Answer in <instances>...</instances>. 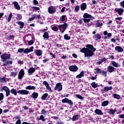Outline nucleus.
I'll list each match as a JSON object with an SVG mask.
<instances>
[{
	"label": "nucleus",
	"mask_w": 124,
	"mask_h": 124,
	"mask_svg": "<svg viewBox=\"0 0 124 124\" xmlns=\"http://www.w3.org/2000/svg\"><path fill=\"white\" fill-rule=\"evenodd\" d=\"M45 86L47 90H49V91H50V92L51 91H52V89H51V88L50 87L48 83H47V84Z\"/></svg>",
	"instance_id": "obj_47"
},
{
	"label": "nucleus",
	"mask_w": 124,
	"mask_h": 124,
	"mask_svg": "<svg viewBox=\"0 0 124 124\" xmlns=\"http://www.w3.org/2000/svg\"><path fill=\"white\" fill-rule=\"evenodd\" d=\"M39 120H41L42 122H45V118L44 117V116L41 115L40 116Z\"/></svg>",
	"instance_id": "obj_43"
},
{
	"label": "nucleus",
	"mask_w": 124,
	"mask_h": 124,
	"mask_svg": "<svg viewBox=\"0 0 124 124\" xmlns=\"http://www.w3.org/2000/svg\"><path fill=\"white\" fill-rule=\"evenodd\" d=\"M33 44V41L31 40L29 42V45H32Z\"/></svg>",
	"instance_id": "obj_63"
},
{
	"label": "nucleus",
	"mask_w": 124,
	"mask_h": 124,
	"mask_svg": "<svg viewBox=\"0 0 124 124\" xmlns=\"http://www.w3.org/2000/svg\"><path fill=\"white\" fill-rule=\"evenodd\" d=\"M79 118H80V116L78 115H74L72 118V121L74 122L75 121H78Z\"/></svg>",
	"instance_id": "obj_25"
},
{
	"label": "nucleus",
	"mask_w": 124,
	"mask_h": 124,
	"mask_svg": "<svg viewBox=\"0 0 124 124\" xmlns=\"http://www.w3.org/2000/svg\"><path fill=\"white\" fill-rule=\"evenodd\" d=\"M76 97L78 98L79 99H83V97L79 94H76Z\"/></svg>",
	"instance_id": "obj_53"
},
{
	"label": "nucleus",
	"mask_w": 124,
	"mask_h": 124,
	"mask_svg": "<svg viewBox=\"0 0 124 124\" xmlns=\"http://www.w3.org/2000/svg\"><path fill=\"white\" fill-rule=\"evenodd\" d=\"M109 104V102L108 101H105L102 103L101 106L102 107H105L106 106H107Z\"/></svg>",
	"instance_id": "obj_29"
},
{
	"label": "nucleus",
	"mask_w": 124,
	"mask_h": 124,
	"mask_svg": "<svg viewBox=\"0 0 124 124\" xmlns=\"http://www.w3.org/2000/svg\"><path fill=\"white\" fill-rule=\"evenodd\" d=\"M35 18L37 19H41V16L40 15H35Z\"/></svg>",
	"instance_id": "obj_57"
},
{
	"label": "nucleus",
	"mask_w": 124,
	"mask_h": 124,
	"mask_svg": "<svg viewBox=\"0 0 124 124\" xmlns=\"http://www.w3.org/2000/svg\"><path fill=\"white\" fill-rule=\"evenodd\" d=\"M31 8L36 11L40 10V8L38 7H32Z\"/></svg>",
	"instance_id": "obj_49"
},
{
	"label": "nucleus",
	"mask_w": 124,
	"mask_h": 124,
	"mask_svg": "<svg viewBox=\"0 0 124 124\" xmlns=\"http://www.w3.org/2000/svg\"><path fill=\"white\" fill-rule=\"evenodd\" d=\"M32 96L33 98L36 99V98H37V97H38V93L34 92L32 94Z\"/></svg>",
	"instance_id": "obj_30"
},
{
	"label": "nucleus",
	"mask_w": 124,
	"mask_h": 124,
	"mask_svg": "<svg viewBox=\"0 0 124 124\" xmlns=\"http://www.w3.org/2000/svg\"><path fill=\"white\" fill-rule=\"evenodd\" d=\"M100 74H102V75H103V76H105V77H106V76H107V72L101 71Z\"/></svg>",
	"instance_id": "obj_42"
},
{
	"label": "nucleus",
	"mask_w": 124,
	"mask_h": 124,
	"mask_svg": "<svg viewBox=\"0 0 124 124\" xmlns=\"http://www.w3.org/2000/svg\"><path fill=\"white\" fill-rule=\"evenodd\" d=\"M78 10H80V6L77 5L75 7V11L78 12Z\"/></svg>",
	"instance_id": "obj_40"
},
{
	"label": "nucleus",
	"mask_w": 124,
	"mask_h": 124,
	"mask_svg": "<svg viewBox=\"0 0 124 124\" xmlns=\"http://www.w3.org/2000/svg\"><path fill=\"white\" fill-rule=\"evenodd\" d=\"M55 124H62V121L59 120Z\"/></svg>",
	"instance_id": "obj_62"
},
{
	"label": "nucleus",
	"mask_w": 124,
	"mask_h": 124,
	"mask_svg": "<svg viewBox=\"0 0 124 124\" xmlns=\"http://www.w3.org/2000/svg\"><path fill=\"white\" fill-rule=\"evenodd\" d=\"M4 96H3V93H0V101H1L2 99H3Z\"/></svg>",
	"instance_id": "obj_51"
},
{
	"label": "nucleus",
	"mask_w": 124,
	"mask_h": 124,
	"mask_svg": "<svg viewBox=\"0 0 124 124\" xmlns=\"http://www.w3.org/2000/svg\"><path fill=\"white\" fill-rule=\"evenodd\" d=\"M87 48H83L80 49V52L81 53H84V57L87 58H90V57H92L93 56L94 52L96 50V49L93 47V46L91 45H88L87 46Z\"/></svg>",
	"instance_id": "obj_1"
},
{
	"label": "nucleus",
	"mask_w": 124,
	"mask_h": 124,
	"mask_svg": "<svg viewBox=\"0 0 124 124\" xmlns=\"http://www.w3.org/2000/svg\"><path fill=\"white\" fill-rule=\"evenodd\" d=\"M22 124H34V123H29L28 122H24L22 123Z\"/></svg>",
	"instance_id": "obj_64"
},
{
	"label": "nucleus",
	"mask_w": 124,
	"mask_h": 124,
	"mask_svg": "<svg viewBox=\"0 0 124 124\" xmlns=\"http://www.w3.org/2000/svg\"><path fill=\"white\" fill-rule=\"evenodd\" d=\"M16 24L20 26V29H23L25 26V23L22 21H17Z\"/></svg>",
	"instance_id": "obj_20"
},
{
	"label": "nucleus",
	"mask_w": 124,
	"mask_h": 124,
	"mask_svg": "<svg viewBox=\"0 0 124 124\" xmlns=\"http://www.w3.org/2000/svg\"><path fill=\"white\" fill-rule=\"evenodd\" d=\"M115 112H116V111H115V110H113V109H111L109 110V114H111L112 115H114V114H115Z\"/></svg>",
	"instance_id": "obj_48"
},
{
	"label": "nucleus",
	"mask_w": 124,
	"mask_h": 124,
	"mask_svg": "<svg viewBox=\"0 0 124 124\" xmlns=\"http://www.w3.org/2000/svg\"><path fill=\"white\" fill-rule=\"evenodd\" d=\"M82 20L84 23H89V22L91 21L90 18H83Z\"/></svg>",
	"instance_id": "obj_38"
},
{
	"label": "nucleus",
	"mask_w": 124,
	"mask_h": 124,
	"mask_svg": "<svg viewBox=\"0 0 124 124\" xmlns=\"http://www.w3.org/2000/svg\"><path fill=\"white\" fill-rule=\"evenodd\" d=\"M113 88V87L112 86H107V87H105L104 88V91L105 92H108L109 91H111L112 90V89Z\"/></svg>",
	"instance_id": "obj_26"
},
{
	"label": "nucleus",
	"mask_w": 124,
	"mask_h": 124,
	"mask_svg": "<svg viewBox=\"0 0 124 124\" xmlns=\"http://www.w3.org/2000/svg\"><path fill=\"white\" fill-rule=\"evenodd\" d=\"M95 114H97V115H103V112L99 109H96L94 111Z\"/></svg>",
	"instance_id": "obj_23"
},
{
	"label": "nucleus",
	"mask_w": 124,
	"mask_h": 124,
	"mask_svg": "<svg viewBox=\"0 0 124 124\" xmlns=\"http://www.w3.org/2000/svg\"><path fill=\"white\" fill-rule=\"evenodd\" d=\"M64 38L66 40H69V39H70V37L68 36V35L65 34L64 36Z\"/></svg>",
	"instance_id": "obj_44"
},
{
	"label": "nucleus",
	"mask_w": 124,
	"mask_h": 124,
	"mask_svg": "<svg viewBox=\"0 0 124 124\" xmlns=\"http://www.w3.org/2000/svg\"><path fill=\"white\" fill-rule=\"evenodd\" d=\"M17 93H20V94H29V92L28 90H21L17 91Z\"/></svg>",
	"instance_id": "obj_9"
},
{
	"label": "nucleus",
	"mask_w": 124,
	"mask_h": 124,
	"mask_svg": "<svg viewBox=\"0 0 124 124\" xmlns=\"http://www.w3.org/2000/svg\"><path fill=\"white\" fill-rule=\"evenodd\" d=\"M124 9L123 8H116L114 9V13H118V15L119 16H122L123 15V14L124 13Z\"/></svg>",
	"instance_id": "obj_5"
},
{
	"label": "nucleus",
	"mask_w": 124,
	"mask_h": 124,
	"mask_svg": "<svg viewBox=\"0 0 124 124\" xmlns=\"http://www.w3.org/2000/svg\"><path fill=\"white\" fill-rule=\"evenodd\" d=\"M33 3L34 5H37V4H38V1H37V0H33Z\"/></svg>",
	"instance_id": "obj_56"
},
{
	"label": "nucleus",
	"mask_w": 124,
	"mask_h": 124,
	"mask_svg": "<svg viewBox=\"0 0 124 124\" xmlns=\"http://www.w3.org/2000/svg\"><path fill=\"white\" fill-rule=\"evenodd\" d=\"M11 93H12L13 94H14V95H17V91L14 89H12L11 90Z\"/></svg>",
	"instance_id": "obj_35"
},
{
	"label": "nucleus",
	"mask_w": 124,
	"mask_h": 124,
	"mask_svg": "<svg viewBox=\"0 0 124 124\" xmlns=\"http://www.w3.org/2000/svg\"><path fill=\"white\" fill-rule=\"evenodd\" d=\"M115 20H118V21H121L122 20H123V17H117L115 18Z\"/></svg>",
	"instance_id": "obj_61"
},
{
	"label": "nucleus",
	"mask_w": 124,
	"mask_h": 124,
	"mask_svg": "<svg viewBox=\"0 0 124 124\" xmlns=\"http://www.w3.org/2000/svg\"><path fill=\"white\" fill-rule=\"evenodd\" d=\"M25 73L24 72V70L21 69L19 73L18 79H22Z\"/></svg>",
	"instance_id": "obj_14"
},
{
	"label": "nucleus",
	"mask_w": 124,
	"mask_h": 124,
	"mask_svg": "<svg viewBox=\"0 0 124 124\" xmlns=\"http://www.w3.org/2000/svg\"><path fill=\"white\" fill-rule=\"evenodd\" d=\"M34 53L35 54H36L37 56H41V55H42V51L39 49L35 50V51H34Z\"/></svg>",
	"instance_id": "obj_19"
},
{
	"label": "nucleus",
	"mask_w": 124,
	"mask_h": 124,
	"mask_svg": "<svg viewBox=\"0 0 124 124\" xmlns=\"http://www.w3.org/2000/svg\"><path fill=\"white\" fill-rule=\"evenodd\" d=\"M87 8V4L86 3H82L80 6V9L82 11H84Z\"/></svg>",
	"instance_id": "obj_17"
},
{
	"label": "nucleus",
	"mask_w": 124,
	"mask_h": 124,
	"mask_svg": "<svg viewBox=\"0 0 124 124\" xmlns=\"http://www.w3.org/2000/svg\"><path fill=\"white\" fill-rule=\"evenodd\" d=\"M12 18V13H10L9 14V16L8 17V22H10L11 21V19Z\"/></svg>",
	"instance_id": "obj_41"
},
{
	"label": "nucleus",
	"mask_w": 124,
	"mask_h": 124,
	"mask_svg": "<svg viewBox=\"0 0 124 124\" xmlns=\"http://www.w3.org/2000/svg\"><path fill=\"white\" fill-rule=\"evenodd\" d=\"M17 74H18V72L15 71V72H12L10 75L12 77H16V76H17Z\"/></svg>",
	"instance_id": "obj_28"
},
{
	"label": "nucleus",
	"mask_w": 124,
	"mask_h": 124,
	"mask_svg": "<svg viewBox=\"0 0 124 124\" xmlns=\"http://www.w3.org/2000/svg\"><path fill=\"white\" fill-rule=\"evenodd\" d=\"M47 96H48V93H46L44 94L42 97V99H43V100H45L46 99V97H47Z\"/></svg>",
	"instance_id": "obj_37"
},
{
	"label": "nucleus",
	"mask_w": 124,
	"mask_h": 124,
	"mask_svg": "<svg viewBox=\"0 0 124 124\" xmlns=\"http://www.w3.org/2000/svg\"><path fill=\"white\" fill-rule=\"evenodd\" d=\"M3 90H4V91L5 92H7V91H9V88H8L7 87H6V86H4L3 87Z\"/></svg>",
	"instance_id": "obj_54"
},
{
	"label": "nucleus",
	"mask_w": 124,
	"mask_h": 124,
	"mask_svg": "<svg viewBox=\"0 0 124 124\" xmlns=\"http://www.w3.org/2000/svg\"><path fill=\"white\" fill-rule=\"evenodd\" d=\"M111 64H112L113 66L114 67H119L120 65L117 62H116L115 61L111 62Z\"/></svg>",
	"instance_id": "obj_27"
},
{
	"label": "nucleus",
	"mask_w": 124,
	"mask_h": 124,
	"mask_svg": "<svg viewBox=\"0 0 124 124\" xmlns=\"http://www.w3.org/2000/svg\"><path fill=\"white\" fill-rule=\"evenodd\" d=\"M101 69H99V68H97V69H95L94 70V73L96 74V73H101Z\"/></svg>",
	"instance_id": "obj_34"
},
{
	"label": "nucleus",
	"mask_w": 124,
	"mask_h": 124,
	"mask_svg": "<svg viewBox=\"0 0 124 124\" xmlns=\"http://www.w3.org/2000/svg\"><path fill=\"white\" fill-rule=\"evenodd\" d=\"M83 18H84V19H87V18H91V19H93V20L94 19L93 16H92V15H89L88 13H85L83 15Z\"/></svg>",
	"instance_id": "obj_13"
},
{
	"label": "nucleus",
	"mask_w": 124,
	"mask_h": 124,
	"mask_svg": "<svg viewBox=\"0 0 124 124\" xmlns=\"http://www.w3.org/2000/svg\"><path fill=\"white\" fill-rule=\"evenodd\" d=\"M33 46H31L30 49L25 48L24 49L23 48H20L18 49L17 52L18 53H22V52H24V54H28V53H31V52L33 51Z\"/></svg>",
	"instance_id": "obj_2"
},
{
	"label": "nucleus",
	"mask_w": 124,
	"mask_h": 124,
	"mask_svg": "<svg viewBox=\"0 0 124 124\" xmlns=\"http://www.w3.org/2000/svg\"><path fill=\"white\" fill-rule=\"evenodd\" d=\"M35 72V69L33 67H31L28 70V75H32L34 72Z\"/></svg>",
	"instance_id": "obj_12"
},
{
	"label": "nucleus",
	"mask_w": 124,
	"mask_h": 124,
	"mask_svg": "<svg viewBox=\"0 0 124 124\" xmlns=\"http://www.w3.org/2000/svg\"><path fill=\"white\" fill-rule=\"evenodd\" d=\"M65 17H66V15H63L61 16V22H64L65 21Z\"/></svg>",
	"instance_id": "obj_39"
},
{
	"label": "nucleus",
	"mask_w": 124,
	"mask_h": 124,
	"mask_svg": "<svg viewBox=\"0 0 124 124\" xmlns=\"http://www.w3.org/2000/svg\"><path fill=\"white\" fill-rule=\"evenodd\" d=\"M17 17H16L17 20H22V16H21V15H20V14H18L17 15Z\"/></svg>",
	"instance_id": "obj_46"
},
{
	"label": "nucleus",
	"mask_w": 124,
	"mask_h": 124,
	"mask_svg": "<svg viewBox=\"0 0 124 124\" xmlns=\"http://www.w3.org/2000/svg\"><path fill=\"white\" fill-rule=\"evenodd\" d=\"M100 38H101L100 35L97 34L95 35V37H94L95 40H97V39H100Z\"/></svg>",
	"instance_id": "obj_36"
},
{
	"label": "nucleus",
	"mask_w": 124,
	"mask_h": 124,
	"mask_svg": "<svg viewBox=\"0 0 124 124\" xmlns=\"http://www.w3.org/2000/svg\"><path fill=\"white\" fill-rule=\"evenodd\" d=\"M52 30L54 31H58V27L54 26L52 28Z\"/></svg>",
	"instance_id": "obj_45"
},
{
	"label": "nucleus",
	"mask_w": 124,
	"mask_h": 124,
	"mask_svg": "<svg viewBox=\"0 0 124 124\" xmlns=\"http://www.w3.org/2000/svg\"><path fill=\"white\" fill-rule=\"evenodd\" d=\"M96 26L98 27H102V26H103V23H102V22L101 21L97 20L96 23Z\"/></svg>",
	"instance_id": "obj_21"
},
{
	"label": "nucleus",
	"mask_w": 124,
	"mask_h": 124,
	"mask_svg": "<svg viewBox=\"0 0 124 124\" xmlns=\"http://www.w3.org/2000/svg\"><path fill=\"white\" fill-rule=\"evenodd\" d=\"M43 37H44V40H45V39H48V38H49V33L47 32H45Z\"/></svg>",
	"instance_id": "obj_24"
},
{
	"label": "nucleus",
	"mask_w": 124,
	"mask_h": 124,
	"mask_svg": "<svg viewBox=\"0 0 124 124\" xmlns=\"http://www.w3.org/2000/svg\"><path fill=\"white\" fill-rule=\"evenodd\" d=\"M115 50L117 52H119V53H121V52H123V51H124V49H123V48H122V47L119 46L115 47Z\"/></svg>",
	"instance_id": "obj_16"
},
{
	"label": "nucleus",
	"mask_w": 124,
	"mask_h": 124,
	"mask_svg": "<svg viewBox=\"0 0 124 124\" xmlns=\"http://www.w3.org/2000/svg\"><path fill=\"white\" fill-rule=\"evenodd\" d=\"M120 6H121V7H123V8H124V0L120 2Z\"/></svg>",
	"instance_id": "obj_55"
},
{
	"label": "nucleus",
	"mask_w": 124,
	"mask_h": 124,
	"mask_svg": "<svg viewBox=\"0 0 124 124\" xmlns=\"http://www.w3.org/2000/svg\"><path fill=\"white\" fill-rule=\"evenodd\" d=\"M62 103H68L69 105H73V102L68 98H65L62 100Z\"/></svg>",
	"instance_id": "obj_8"
},
{
	"label": "nucleus",
	"mask_w": 124,
	"mask_h": 124,
	"mask_svg": "<svg viewBox=\"0 0 124 124\" xmlns=\"http://www.w3.org/2000/svg\"><path fill=\"white\" fill-rule=\"evenodd\" d=\"M91 86L94 89H95L96 88H97V87H98V85L97 84V83H95V82H92L91 84Z\"/></svg>",
	"instance_id": "obj_31"
},
{
	"label": "nucleus",
	"mask_w": 124,
	"mask_h": 124,
	"mask_svg": "<svg viewBox=\"0 0 124 124\" xmlns=\"http://www.w3.org/2000/svg\"><path fill=\"white\" fill-rule=\"evenodd\" d=\"M26 90H35V87L28 86L26 87Z\"/></svg>",
	"instance_id": "obj_32"
},
{
	"label": "nucleus",
	"mask_w": 124,
	"mask_h": 124,
	"mask_svg": "<svg viewBox=\"0 0 124 124\" xmlns=\"http://www.w3.org/2000/svg\"><path fill=\"white\" fill-rule=\"evenodd\" d=\"M58 27L61 31H64L67 29L68 24L67 23H64L63 24L58 25Z\"/></svg>",
	"instance_id": "obj_3"
},
{
	"label": "nucleus",
	"mask_w": 124,
	"mask_h": 124,
	"mask_svg": "<svg viewBox=\"0 0 124 124\" xmlns=\"http://www.w3.org/2000/svg\"><path fill=\"white\" fill-rule=\"evenodd\" d=\"M15 124H21V120H17Z\"/></svg>",
	"instance_id": "obj_60"
},
{
	"label": "nucleus",
	"mask_w": 124,
	"mask_h": 124,
	"mask_svg": "<svg viewBox=\"0 0 124 124\" xmlns=\"http://www.w3.org/2000/svg\"><path fill=\"white\" fill-rule=\"evenodd\" d=\"M13 4L14 5V7L17 10H20L21 9V7L18 4V2L17 1H15L13 2Z\"/></svg>",
	"instance_id": "obj_11"
},
{
	"label": "nucleus",
	"mask_w": 124,
	"mask_h": 124,
	"mask_svg": "<svg viewBox=\"0 0 124 124\" xmlns=\"http://www.w3.org/2000/svg\"><path fill=\"white\" fill-rule=\"evenodd\" d=\"M115 69H116L112 66H108V71L110 73H112V72H114Z\"/></svg>",
	"instance_id": "obj_15"
},
{
	"label": "nucleus",
	"mask_w": 124,
	"mask_h": 124,
	"mask_svg": "<svg viewBox=\"0 0 124 124\" xmlns=\"http://www.w3.org/2000/svg\"><path fill=\"white\" fill-rule=\"evenodd\" d=\"M114 98H116V99H120L121 98V96L120 95L115 93L113 94Z\"/></svg>",
	"instance_id": "obj_33"
},
{
	"label": "nucleus",
	"mask_w": 124,
	"mask_h": 124,
	"mask_svg": "<svg viewBox=\"0 0 124 124\" xmlns=\"http://www.w3.org/2000/svg\"><path fill=\"white\" fill-rule=\"evenodd\" d=\"M41 113L45 115V114H47V111H46V110L45 109H42L41 111Z\"/></svg>",
	"instance_id": "obj_58"
},
{
	"label": "nucleus",
	"mask_w": 124,
	"mask_h": 124,
	"mask_svg": "<svg viewBox=\"0 0 124 124\" xmlns=\"http://www.w3.org/2000/svg\"><path fill=\"white\" fill-rule=\"evenodd\" d=\"M4 82H5V78H0V83H3Z\"/></svg>",
	"instance_id": "obj_52"
},
{
	"label": "nucleus",
	"mask_w": 124,
	"mask_h": 124,
	"mask_svg": "<svg viewBox=\"0 0 124 124\" xmlns=\"http://www.w3.org/2000/svg\"><path fill=\"white\" fill-rule=\"evenodd\" d=\"M10 54H4L1 56L0 58L1 59L2 62L4 63L6 62L7 60H9L10 59Z\"/></svg>",
	"instance_id": "obj_4"
},
{
	"label": "nucleus",
	"mask_w": 124,
	"mask_h": 124,
	"mask_svg": "<svg viewBox=\"0 0 124 124\" xmlns=\"http://www.w3.org/2000/svg\"><path fill=\"white\" fill-rule=\"evenodd\" d=\"M10 93V90H8V91H6V96H8Z\"/></svg>",
	"instance_id": "obj_59"
},
{
	"label": "nucleus",
	"mask_w": 124,
	"mask_h": 124,
	"mask_svg": "<svg viewBox=\"0 0 124 124\" xmlns=\"http://www.w3.org/2000/svg\"><path fill=\"white\" fill-rule=\"evenodd\" d=\"M84 75H85V72H84V71H82L80 72L79 74L77 76L76 78H77L78 79L82 78V77H84Z\"/></svg>",
	"instance_id": "obj_18"
},
{
	"label": "nucleus",
	"mask_w": 124,
	"mask_h": 124,
	"mask_svg": "<svg viewBox=\"0 0 124 124\" xmlns=\"http://www.w3.org/2000/svg\"><path fill=\"white\" fill-rule=\"evenodd\" d=\"M48 12L49 14H54L57 11L56 7L55 6H50L48 8Z\"/></svg>",
	"instance_id": "obj_6"
},
{
	"label": "nucleus",
	"mask_w": 124,
	"mask_h": 124,
	"mask_svg": "<svg viewBox=\"0 0 124 124\" xmlns=\"http://www.w3.org/2000/svg\"><path fill=\"white\" fill-rule=\"evenodd\" d=\"M119 118H120V119H124L122 120V123H124V114H120L119 116Z\"/></svg>",
	"instance_id": "obj_50"
},
{
	"label": "nucleus",
	"mask_w": 124,
	"mask_h": 124,
	"mask_svg": "<svg viewBox=\"0 0 124 124\" xmlns=\"http://www.w3.org/2000/svg\"><path fill=\"white\" fill-rule=\"evenodd\" d=\"M54 90L55 91H58V92H61V91L62 90V83H57L54 88Z\"/></svg>",
	"instance_id": "obj_7"
},
{
	"label": "nucleus",
	"mask_w": 124,
	"mask_h": 124,
	"mask_svg": "<svg viewBox=\"0 0 124 124\" xmlns=\"http://www.w3.org/2000/svg\"><path fill=\"white\" fill-rule=\"evenodd\" d=\"M8 64H12V61H6L3 64V66H6Z\"/></svg>",
	"instance_id": "obj_22"
},
{
	"label": "nucleus",
	"mask_w": 124,
	"mask_h": 124,
	"mask_svg": "<svg viewBox=\"0 0 124 124\" xmlns=\"http://www.w3.org/2000/svg\"><path fill=\"white\" fill-rule=\"evenodd\" d=\"M69 70H70V71H73V72H76L77 70H78V67H77L76 66H70L69 67Z\"/></svg>",
	"instance_id": "obj_10"
}]
</instances>
